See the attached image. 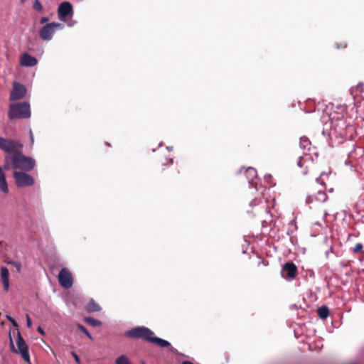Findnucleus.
<instances>
[{
	"instance_id": "nucleus-1",
	"label": "nucleus",
	"mask_w": 364,
	"mask_h": 364,
	"mask_svg": "<svg viewBox=\"0 0 364 364\" xmlns=\"http://www.w3.org/2000/svg\"><path fill=\"white\" fill-rule=\"evenodd\" d=\"M23 144L18 141L0 136V149L6 154H13L12 167L24 171H31L36 166L35 160L22 154Z\"/></svg>"
},
{
	"instance_id": "nucleus-2",
	"label": "nucleus",
	"mask_w": 364,
	"mask_h": 364,
	"mask_svg": "<svg viewBox=\"0 0 364 364\" xmlns=\"http://www.w3.org/2000/svg\"><path fill=\"white\" fill-rule=\"evenodd\" d=\"M126 336L129 338H142L144 341L154 343L161 348H166L171 346L170 343L162 338H157L154 333L145 326H138L127 331Z\"/></svg>"
},
{
	"instance_id": "nucleus-3",
	"label": "nucleus",
	"mask_w": 364,
	"mask_h": 364,
	"mask_svg": "<svg viewBox=\"0 0 364 364\" xmlns=\"http://www.w3.org/2000/svg\"><path fill=\"white\" fill-rule=\"evenodd\" d=\"M8 117L10 120L30 118L31 107L29 103L21 102L10 104L8 110Z\"/></svg>"
},
{
	"instance_id": "nucleus-4",
	"label": "nucleus",
	"mask_w": 364,
	"mask_h": 364,
	"mask_svg": "<svg viewBox=\"0 0 364 364\" xmlns=\"http://www.w3.org/2000/svg\"><path fill=\"white\" fill-rule=\"evenodd\" d=\"M297 165L302 169L301 173L303 175L311 174L316 179V182L318 183L321 173L318 169L317 164L314 161L310 156L305 155L299 157Z\"/></svg>"
},
{
	"instance_id": "nucleus-5",
	"label": "nucleus",
	"mask_w": 364,
	"mask_h": 364,
	"mask_svg": "<svg viewBox=\"0 0 364 364\" xmlns=\"http://www.w3.org/2000/svg\"><path fill=\"white\" fill-rule=\"evenodd\" d=\"M17 348H15L12 338L10 336V346L11 350L15 353H20L21 355L22 358L26 362L29 363L30 361V355L28 353V347L25 342L24 339L21 336L20 332L17 333Z\"/></svg>"
},
{
	"instance_id": "nucleus-6",
	"label": "nucleus",
	"mask_w": 364,
	"mask_h": 364,
	"mask_svg": "<svg viewBox=\"0 0 364 364\" xmlns=\"http://www.w3.org/2000/svg\"><path fill=\"white\" fill-rule=\"evenodd\" d=\"M321 189L317 190L316 188H313L311 193L306 197V201L309 205L316 203H321L325 202L327 198V194L325 192V188L323 186L321 187Z\"/></svg>"
},
{
	"instance_id": "nucleus-7",
	"label": "nucleus",
	"mask_w": 364,
	"mask_h": 364,
	"mask_svg": "<svg viewBox=\"0 0 364 364\" xmlns=\"http://www.w3.org/2000/svg\"><path fill=\"white\" fill-rule=\"evenodd\" d=\"M14 178L18 187L31 186L34 184V178L24 171H14Z\"/></svg>"
},
{
	"instance_id": "nucleus-8",
	"label": "nucleus",
	"mask_w": 364,
	"mask_h": 364,
	"mask_svg": "<svg viewBox=\"0 0 364 364\" xmlns=\"http://www.w3.org/2000/svg\"><path fill=\"white\" fill-rule=\"evenodd\" d=\"M62 28L63 25L60 23H47L39 31V36L44 41H50L53 38L55 31Z\"/></svg>"
},
{
	"instance_id": "nucleus-9",
	"label": "nucleus",
	"mask_w": 364,
	"mask_h": 364,
	"mask_svg": "<svg viewBox=\"0 0 364 364\" xmlns=\"http://www.w3.org/2000/svg\"><path fill=\"white\" fill-rule=\"evenodd\" d=\"M58 282L65 289H70L73 284L72 273L68 268H63L58 276Z\"/></svg>"
},
{
	"instance_id": "nucleus-10",
	"label": "nucleus",
	"mask_w": 364,
	"mask_h": 364,
	"mask_svg": "<svg viewBox=\"0 0 364 364\" xmlns=\"http://www.w3.org/2000/svg\"><path fill=\"white\" fill-rule=\"evenodd\" d=\"M26 87L17 82H14L13 88L10 93L9 100L11 101L21 100L26 96Z\"/></svg>"
},
{
	"instance_id": "nucleus-11",
	"label": "nucleus",
	"mask_w": 364,
	"mask_h": 364,
	"mask_svg": "<svg viewBox=\"0 0 364 364\" xmlns=\"http://www.w3.org/2000/svg\"><path fill=\"white\" fill-rule=\"evenodd\" d=\"M282 274L284 278L294 279L297 275V267L291 262H287L282 267Z\"/></svg>"
},
{
	"instance_id": "nucleus-12",
	"label": "nucleus",
	"mask_w": 364,
	"mask_h": 364,
	"mask_svg": "<svg viewBox=\"0 0 364 364\" xmlns=\"http://www.w3.org/2000/svg\"><path fill=\"white\" fill-rule=\"evenodd\" d=\"M73 6L68 1L61 3L58 9V14L60 19H63L73 14Z\"/></svg>"
},
{
	"instance_id": "nucleus-13",
	"label": "nucleus",
	"mask_w": 364,
	"mask_h": 364,
	"mask_svg": "<svg viewBox=\"0 0 364 364\" xmlns=\"http://www.w3.org/2000/svg\"><path fill=\"white\" fill-rule=\"evenodd\" d=\"M37 63V59L28 53H24L21 56L20 64L22 66L33 67Z\"/></svg>"
},
{
	"instance_id": "nucleus-14",
	"label": "nucleus",
	"mask_w": 364,
	"mask_h": 364,
	"mask_svg": "<svg viewBox=\"0 0 364 364\" xmlns=\"http://www.w3.org/2000/svg\"><path fill=\"white\" fill-rule=\"evenodd\" d=\"M1 280L6 291L9 289V272L5 267H1Z\"/></svg>"
},
{
	"instance_id": "nucleus-15",
	"label": "nucleus",
	"mask_w": 364,
	"mask_h": 364,
	"mask_svg": "<svg viewBox=\"0 0 364 364\" xmlns=\"http://www.w3.org/2000/svg\"><path fill=\"white\" fill-rule=\"evenodd\" d=\"M0 191L4 193L9 192L8 184L6 180V175L3 168L0 166Z\"/></svg>"
},
{
	"instance_id": "nucleus-16",
	"label": "nucleus",
	"mask_w": 364,
	"mask_h": 364,
	"mask_svg": "<svg viewBox=\"0 0 364 364\" xmlns=\"http://www.w3.org/2000/svg\"><path fill=\"white\" fill-rule=\"evenodd\" d=\"M85 309L89 313L97 312L101 310V307L95 300L91 299L86 305Z\"/></svg>"
},
{
	"instance_id": "nucleus-17",
	"label": "nucleus",
	"mask_w": 364,
	"mask_h": 364,
	"mask_svg": "<svg viewBox=\"0 0 364 364\" xmlns=\"http://www.w3.org/2000/svg\"><path fill=\"white\" fill-rule=\"evenodd\" d=\"M318 316L321 319H326L329 314L328 308L326 306H322L319 307L317 310Z\"/></svg>"
},
{
	"instance_id": "nucleus-18",
	"label": "nucleus",
	"mask_w": 364,
	"mask_h": 364,
	"mask_svg": "<svg viewBox=\"0 0 364 364\" xmlns=\"http://www.w3.org/2000/svg\"><path fill=\"white\" fill-rule=\"evenodd\" d=\"M84 321L90 325V326H92L93 327H98V326H102V322L97 319H95L94 318H92V317H85L84 318Z\"/></svg>"
},
{
	"instance_id": "nucleus-19",
	"label": "nucleus",
	"mask_w": 364,
	"mask_h": 364,
	"mask_svg": "<svg viewBox=\"0 0 364 364\" xmlns=\"http://www.w3.org/2000/svg\"><path fill=\"white\" fill-rule=\"evenodd\" d=\"M247 178L250 182L257 176V171L255 168L249 167L245 170Z\"/></svg>"
},
{
	"instance_id": "nucleus-20",
	"label": "nucleus",
	"mask_w": 364,
	"mask_h": 364,
	"mask_svg": "<svg viewBox=\"0 0 364 364\" xmlns=\"http://www.w3.org/2000/svg\"><path fill=\"white\" fill-rule=\"evenodd\" d=\"M12 157H13V154H7L5 156V158H4V169L9 170L11 168L10 164H12Z\"/></svg>"
},
{
	"instance_id": "nucleus-21",
	"label": "nucleus",
	"mask_w": 364,
	"mask_h": 364,
	"mask_svg": "<svg viewBox=\"0 0 364 364\" xmlns=\"http://www.w3.org/2000/svg\"><path fill=\"white\" fill-rule=\"evenodd\" d=\"M77 327L80 331L84 333L89 338V339H90L91 341L93 340L92 335L88 332V331L84 326H82V324H77Z\"/></svg>"
},
{
	"instance_id": "nucleus-22",
	"label": "nucleus",
	"mask_w": 364,
	"mask_h": 364,
	"mask_svg": "<svg viewBox=\"0 0 364 364\" xmlns=\"http://www.w3.org/2000/svg\"><path fill=\"white\" fill-rule=\"evenodd\" d=\"M116 364H131L125 355H121L116 360Z\"/></svg>"
},
{
	"instance_id": "nucleus-23",
	"label": "nucleus",
	"mask_w": 364,
	"mask_h": 364,
	"mask_svg": "<svg viewBox=\"0 0 364 364\" xmlns=\"http://www.w3.org/2000/svg\"><path fill=\"white\" fill-rule=\"evenodd\" d=\"M33 10L41 12L43 11V6L39 0H34L33 4Z\"/></svg>"
},
{
	"instance_id": "nucleus-24",
	"label": "nucleus",
	"mask_w": 364,
	"mask_h": 364,
	"mask_svg": "<svg viewBox=\"0 0 364 364\" xmlns=\"http://www.w3.org/2000/svg\"><path fill=\"white\" fill-rule=\"evenodd\" d=\"M8 264H12L16 269L18 272H20L21 270V264L19 262L14 261V260H8Z\"/></svg>"
},
{
	"instance_id": "nucleus-25",
	"label": "nucleus",
	"mask_w": 364,
	"mask_h": 364,
	"mask_svg": "<svg viewBox=\"0 0 364 364\" xmlns=\"http://www.w3.org/2000/svg\"><path fill=\"white\" fill-rule=\"evenodd\" d=\"M363 249V245L361 243H357L353 247V252L358 253Z\"/></svg>"
},
{
	"instance_id": "nucleus-26",
	"label": "nucleus",
	"mask_w": 364,
	"mask_h": 364,
	"mask_svg": "<svg viewBox=\"0 0 364 364\" xmlns=\"http://www.w3.org/2000/svg\"><path fill=\"white\" fill-rule=\"evenodd\" d=\"M355 90L360 92H364V85L363 83H359L356 86Z\"/></svg>"
},
{
	"instance_id": "nucleus-27",
	"label": "nucleus",
	"mask_w": 364,
	"mask_h": 364,
	"mask_svg": "<svg viewBox=\"0 0 364 364\" xmlns=\"http://www.w3.org/2000/svg\"><path fill=\"white\" fill-rule=\"evenodd\" d=\"M347 46H348V44L345 41H343L340 43H336L337 48H346L347 47Z\"/></svg>"
},
{
	"instance_id": "nucleus-28",
	"label": "nucleus",
	"mask_w": 364,
	"mask_h": 364,
	"mask_svg": "<svg viewBox=\"0 0 364 364\" xmlns=\"http://www.w3.org/2000/svg\"><path fill=\"white\" fill-rule=\"evenodd\" d=\"M26 325L28 328H31L32 326L31 319L28 314L26 315Z\"/></svg>"
},
{
	"instance_id": "nucleus-29",
	"label": "nucleus",
	"mask_w": 364,
	"mask_h": 364,
	"mask_svg": "<svg viewBox=\"0 0 364 364\" xmlns=\"http://www.w3.org/2000/svg\"><path fill=\"white\" fill-rule=\"evenodd\" d=\"M48 21V18L47 17H43L40 20V23L43 24V23H46Z\"/></svg>"
},
{
	"instance_id": "nucleus-30",
	"label": "nucleus",
	"mask_w": 364,
	"mask_h": 364,
	"mask_svg": "<svg viewBox=\"0 0 364 364\" xmlns=\"http://www.w3.org/2000/svg\"><path fill=\"white\" fill-rule=\"evenodd\" d=\"M73 355H74V358H75V361H76L77 363H80V358H79V357L77 356V354H75V353H73Z\"/></svg>"
},
{
	"instance_id": "nucleus-31",
	"label": "nucleus",
	"mask_w": 364,
	"mask_h": 364,
	"mask_svg": "<svg viewBox=\"0 0 364 364\" xmlns=\"http://www.w3.org/2000/svg\"><path fill=\"white\" fill-rule=\"evenodd\" d=\"M11 323H12V325H13L14 327H16V328H17V327L18 326V323H17V322L16 321V320H15V319H14Z\"/></svg>"
},
{
	"instance_id": "nucleus-32",
	"label": "nucleus",
	"mask_w": 364,
	"mask_h": 364,
	"mask_svg": "<svg viewBox=\"0 0 364 364\" xmlns=\"http://www.w3.org/2000/svg\"><path fill=\"white\" fill-rule=\"evenodd\" d=\"M30 137H31V144H33V133H32L31 130L30 131Z\"/></svg>"
},
{
	"instance_id": "nucleus-33",
	"label": "nucleus",
	"mask_w": 364,
	"mask_h": 364,
	"mask_svg": "<svg viewBox=\"0 0 364 364\" xmlns=\"http://www.w3.org/2000/svg\"><path fill=\"white\" fill-rule=\"evenodd\" d=\"M38 331L41 334H42V335H43V334H44V331H43V330L41 327H38Z\"/></svg>"
},
{
	"instance_id": "nucleus-34",
	"label": "nucleus",
	"mask_w": 364,
	"mask_h": 364,
	"mask_svg": "<svg viewBox=\"0 0 364 364\" xmlns=\"http://www.w3.org/2000/svg\"><path fill=\"white\" fill-rule=\"evenodd\" d=\"M182 364H193V363L190 361L185 360V361H183Z\"/></svg>"
},
{
	"instance_id": "nucleus-35",
	"label": "nucleus",
	"mask_w": 364,
	"mask_h": 364,
	"mask_svg": "<svg viewBox=\"0 0 364 364\" xmlns=\"http://www.w3.org/2000/svg\"><path fill=\"white\" fill-rule=\"evenodd\" d=\"M6 318H7L8 320H9L10 318H11V316H9V315H8V314H7V315H6Z\"/></svg>"
},
{
	"instance_id": "nucleus-36",
	"label": "nucleus",
	"mask_w": 364,
	"mask_h": 364,
	"mask_svg": "<svg viewBox=\"0 0 364 364\" xmlns=\"http://www.w3.org/2000/svg\"><path fill=\"white\" fill-rule=\"evenodd\" d=\"M14 319V318L11 317V318H10L9 321L10 322H11Z\"/></svg>"
},
{
	"instance_id": "nucleus-37",
	"label": "nucleus",
	"mask_w": 364,
	"mask_h": 364,
	"mask_svg": "<svg viewBox=\"0 0 364 364\" xmlns=\"http://www.w3.org/2000/svg\"><path fill=\"white\" fill-rule=\"evenodd\" d=\"M26 0H21V2H24L26 1Z\"/></svg>"
},
{
	"instance_id": "nucleus-38",
	"label": "nucleus",
	"mask_w": 364,
	"mask_h": 364,
	"mask_svg": "<svg viewBox=\"0 0 364 364\" xmlns=\"http://www.w3.org/2000/svg\"><path fill=\"white\" fill-rule=\"evenodd\" d=\"M28 364H31V362L29 361V363H28Z\"/></svg>"
}]
</instances>
